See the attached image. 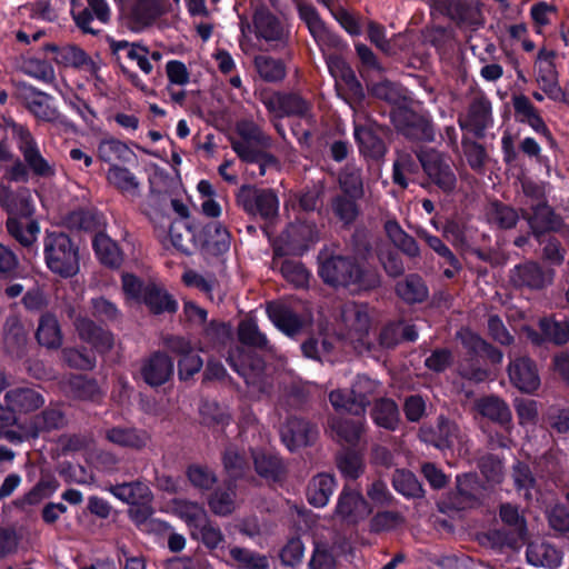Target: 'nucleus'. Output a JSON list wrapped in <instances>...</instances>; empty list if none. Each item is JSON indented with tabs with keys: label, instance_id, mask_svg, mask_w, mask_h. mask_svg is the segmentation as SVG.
Masks as SVG:
<instances>
[{
	"label": "nucleus",
	"instance_id": "1",
	"mask_svg": "<svg viewBox=\"0 0 569 569\" xmlns=\"http://www.w3.org/2000/svg\"><path fill=\"white\" fill-rule=\"evenodd\" d=\"M322 280L331 286L350 288L352 291H368L380 286L377 271L362 269L353 260L342 256L325 259L319 268Z\"/></svg>",
	"mask_w": 569,
	"mask_h": 569
},
{
	"label": "nucleus",
	"instance_id": "2",
	"mask_svg": "<svg viewBox=\"0 0 569 569\" xmlns=\"http://www.w3.org/2000/svg\"><path fill=\"white\" fill-rule=\"evenodd\" d=\"M43 256L48 269L61 278L79 272V248L67 233H48L43 239Z\"/></svg>",
	"mask_w": 569,
	"mask_h": 569
},
{
	"label": "nucleus",
	"instance_id": "3",
	"mask_svg": "<svg viewBox=\"0 0 569 569\" xmlns=\"http://www.w3.org/2000/svg\"><path fill=\"white\" fill-rule=\"evenodd\" d=\"M340 322L342 325L340 337L353 345L359 352L370 351L375 342L369 338L371 316L368 305L347 302L340 307Z\"/></svg>",
	"mask_w": 569,
	"mask_h": 569
},
{
	"label": "nucleus",
	"instance_id": "4",
	"mask_svg": "<svg viewBox=\"0 0 569 569\" xmlns=\"http://www.w3.org/2000/svg\"><path fill=\"white\" fill-rule=\"evenodd\" d=\"M419 438L438 449H451L455 445L467 446L469 439L459 423L448 417L439 416L436 425H423Z\"/></svg>",
	"mask_w": 569,
	"mask_h": 569
},
{
	"label": "nucleus",
	"instance_id": "5",
	"mask_svg": "<svg viewBox=\"0 0 569 569\" xmlns=\"http://www.w3.org/2000/svg\"><path fill=\"white\" fill-rule=\"evenodd\" d=\"M239 139L231 138V147L241 160H250L257 149H269L272 144L270 136L252 120L242 119L236 123Z\"/></svg>",
	"mask_w": 569,
	"mask_h": 569
},
{
	"label": "nucleus",
	"instance_id": "6",
	"mask_svg": "<svg viewBox=\"0 0 569 569\" xmlns=\"http://www.w3.org/2000/svg\"><path fill=\"white\" fill-rule=\"evenodd\" d=\"M237 202L249 214H259L264 220H271L278 213L279 201L271 189L242 186L237 194Z\"/></svg>",
	"mask_w": 569,
	"mask_h": 569
},
{
	"label": "nucleus",
	"instance_id": "7",
	"mask_svg": "<svg viewBox=\"0 0 569 569\" xmlns=\"http://www.w3.org/2000/svg\"><path fill=\"white\" fill-rule=\"evenodd\" d=\"M555 271L546 269L538 262L528 260L522 263L516 264L509 271V283L516 289H528L539 291L553 281Z\"/></svg>",
	"mask_w": 569,
	"mask_h": 569
},
{
	"label": "nucleus",
	"instance_id": "8",
	"mask_svg": "<svg viewBox=\"0 0 569 569\" xmlns=\"http://www.w3.org/2000/svg\"><path fill=\"white\" fill-rule=\"evenodd\" d=\"M417 157L429 179L442 191L456 188L457 178L448 157L436 150L420 151Z\"/></svg>",
	"mask_w": 569,
	"mask_h": 569
},
{
	"label": "nucleus",
	"instance_id": "9",
	"mask_svg": "<svg viewBox=\"0 0 569 569\" xmlns=\"http://www.w3.org/2000/svg\"><path fill=\"white\" fill-rule=\"evenodd\" d=\"M262 103L267 110L278 118L311 117V102L296 92H273L263 96Z\"/></svg>",
	"mask_w": 569,
	"mask_h": 569
},
{
	"label": "nucleus",
	"instance_id": "10",
	"mask_svg": "<svg viewBox=\"0 0 569 569\" xmlns=\"http://www.w3.org/2000/svg\"><path fill=\"white\" fill-rule=\"evenodd\" d=\"M46 50L53 53V60L58 64L86 71L94 79L100 80L99 71L101 60L99 56L92 58L76 44H66L62 47L47 44Z\"/></svg>",
	"mask_w": 569,
	"mask_h": 569
},
{
	"label": "nucleus",
	"instance_id": "11",
	"mask_svg": "<svg viewBox=\"0 0 569 569\" xmlns=\"http://www.w3.org/2000/svg\"><path fill=\"white\" fill-rule=\"evenodd\" d=\"M13 136L18 139V147L21 151L27 166L39 177L48 178L54 176V167L50 164L41 154L38 144L26 127L21 124L12 126Z\"/></svg>",
	"mask_w": 569,
	"mask_h": 569
},
{
	"label": "nucleus",
	"instance_id": "12",
	"mask_svg": "<svg viewBox=\"0 0 569 569\" xmlns=\"http://www.w3.org/2000/svg\"><path fill=\"white\" fill-rule=\"evenodd\" d=\"M164 13V0H136L124 14L126 26L133 32H140L151 27Z\"/></svg>",
	"mask_w": 569,
	"mask_h": 569
},
{
	"label": "nucleus",
	"instance_id": "13",
	"mask_svg": "<svg viewBox=\"0 0 569 569\" xmlns=\"http://www.w3.org/2000/svg\"><path fill=\"white\" fill-rule=\"evenodd\" d=\"M396 130L413 141H431L433 130L430 122L412 110L400 108L391 114Z\"/></svg>",
	"mask_w": 569,
	"mask_h": 569
},
{
	"label": "nucleus",
	"instance_id": "14",
	"mask_svg": "<svg viewBox=\"0 0 569 569\" xmlns=\"http://www.w3.org/2000/svg\"><path fill=\"white\" fill-rule=\"evenodd\" d=\"M521 217L537 239L547 232L560 230L562 226L561 217L547 202L530 203L528 209L521 210Z\"/></svg>",
	"mask_w": 569,
	"mask_h": 569
},
{
	"label": "nucleus",
	"instance_id": "15",
	"mask_svg": "<svg viewBox=\"0 0 569 569\" xmlns=\"http://www.w3.org/2000/svg\"><path fill=\"white\" fill-rule=\"evenodd\" d=\"M67 423L68 419L62 406L50 403L28 421L26 432L29 438L37 439L52 431L63 429Z\"/></svg>",
	"mask_w": 569,
	"mask_h": 569
},
{
	"label": "nucleus",
	"instance_id": "16",
	"mask_svg": "<svg viewBox=\"0 0 569 569\" xmlns=\"http://www.w3.org/2000/svg\"><path fill=\"white\" fill-rule=\"evenodd\" d=\"M556 53L542 48L536 60L537 82L543 92L553 100H562L565 92L558 83V72L555 66Z\"/></svg>",
	"mask_w": 569,
	"mask_h": 569
},
{
	"label": "nucleus",
	"instance_id": "17",
	"mask_svg": "<svg viewBox=\"0 0 569 569\" xmlns=\"http://www.w3.org/2000/svg\"><path fill=\"white\" fill-rule=\"evenodd\" d=\"M74 332L80 341L89 345L99 353H108L114 346L113 333L89 317L77 319Z\"/></svg>",
	"mask_w": 569,
	"mask_h": 569
},
{
	"label": "nucleus",
	"instance_id": "18",
	"mask_svg": "<svg viewBox=\"0 0 569 569\" xmlns=\"http://www.w3.org/2000/svg\"><path fill=\"white\" fill-rule=\"evenodd\" d=\"M236 370L243 377L249 392L254 398H260L270 392L271 379L266 373V365L261 358L249 357L244 359Z\"/></svg>",
	"mask_w": 569,
	"mask_h": 569
},
{
	"label": "nucleus",
	"instance_id": "19",
	"mask_svg": "<svg viewBox=\"0 0 569 569\" xmlns=\"http://www.w3.org/2000/svg\"><path fill=\"white\" fill-rule=\"evenodd\" d=\"M88 6L80 10L73 7L71 14L77 27L84 33L97 34L100 26L110 20L107 0H87Z\"/></svg>",
	"mask_w": 569,
	"mask_h": 569
},
{
	"label": "nucleus",
	"instance_id": "20",
	"mask_svg": "<svg viewBox=\"0 0 569 569\" xmlns=\"http://www.w3.org/2000/svg\"><path fill=\"white\" fill-rule=\"evenodd\" d=\"M372 509L363 496L346 486L339 495L335 513L348 523L366 519Z\"/></svg>",
	"mask_w": 569,
	"mask_h": 569
},
{
	"label": "nucleus",
	"instance_id": "21",
	"mask_svg": "<svg viewBox=\"0 0 569 569\" xmlns=\"http://www.w3.org/2000/svg\"><path fill=\"white\" fill-rule=\"evenodd\" d=\"M282 442L289 450H295L313 442L318 436L316 425L300 417L291 416L280 428Z\"/></svg>",
	"mask_w": 569,
	"mask_h": 569
},
{
	"label": "nucleus",
	"instance_id": "22",
	"mask_svg": "<svg viewBox=\"0 0 569 569\" xmlns=\"http://www.w3.org/2000/svg\"><path fill=\"white\" fill-rule=\"evenodd\" d=\"M511 385L523 393H533L540 387V377L533 360L518 357L508 366Z\"/></svg>",
	"mask_w": 569,
	"mask_h": 569
},
{
	"label": "nucleus",
	"instance_id": "23",
	"mask_svg": "<svg viewBox=\"0 0 569 569\" xmlns=\"http://www.w3.org/2000/svg\"><path fill=\"white\" fill-rule=\"evenodd\" d=\"M10 410L17 415H27L40 409L44 405L43 395L29 386L13 387L3 397Z\"/></svg>",
	"mask_w": 569,
	"mask_h": 569
},
{
	"label": "nucleus",
	"instance_id": "24",
	"mask_svg": "<svg viewBox=\"0 0 569 569\" xmlns=\"http://www.w3.org/2000/svg\"><path fill=\"white\" fill-rule=\"evenodd\" d=\"M499 517L501 521L511 530L510 536L501 538L499 531L493 532V536L499 538L501 545L515 548L519 541L523 540L527 535V521L523 515L520 513L519 508L510 502L501 503L499 507Z\"/></svg>",
	"mask_w": 569,
	"mask_h": 569
},
{
	"label": "nucleus",
	"instance_id": "25",
	"mask_svg": "<svg viewBox=\"0 0 569 569\" xmlns=\"http://www.w3.org/2000/svg\"><path fill=\"white\" fill-rule=\"evenodd\" d=\"M383 129L378 126H356L355 138L358 142L360 153L366 158L381 160L386 152L387 146L382 139Z\"/></svg>",
	"mask_w": 569,
	"mask_h": 569
},
{
	"label": "nucleus",
	"instance_id": "26",
	"mask_svg": "<svg viewBox=\"0 0 569 569\" xmlns=\"http://www.w3.org/2000/svg\"><path fill=\"white\" fill-rule=\"evenodd\" d=\"M253 24L257 36L272 43L273 47L286 44L287 32L283 26L266 7L261 6L256 10Z\"/></svg>",
	"mask_w": 569,
	"mask_h": 569
},
{
	"label": "nucleus",
	"instance_id": "27",
	"mask_svg": "<svg viewBox=\"0 0 569 569\" xmlns=\"http://www.w3.org/2000/svg\"><path fill=\"white\" fill-rule=\"evenodd\" d=\"M492 122L491 103L483 94H477L472 98L465 122H460L462 128L473 132L477 138L485 137V130Z\"/></svg>",
	"mask_w": 569,
	"mask_h": 569
},
{
	"label": "nucleus",
	"instance_id": "28",
	"mask_svg": "<svg viewBox=\"0 0 569 569\" xmlns=\"http://www.w3.org/2000/svg\"><path fill=\"white\" fill-rule=\"evenodd\" d=\"M173 373V361L162 352L151 355L141 367V376L150 387L166 383Z\"/></svg>",
	"mask_w": 569,
	"mask_h": 569
},
{
	"label": "nucleus",
	"instance_id": "29",
	"mask_svg": "<svg viewBox=\"0 0 569 569\" xmlns=\"http://www.w3.org/2000/svg\"><path fill=\"white\" fill-rule=\"evenodd\" d=\"M6 228L9 236L21 247L29 253L37 254L34 244L40 232V227L36 220L10 217L6 221Z\"/></svg>",
	"mask_w": 569,
	"mask_h": 569
},
{
	"label": "nucleus",
	"instance_id": "30",
	"mask_svg": "<svg viewBox=\"0 0 569 569\" xmlns=\"http://www.w3.org/2000/svg\"><path fill=\"white\" fill-rule=\"evenodd\" d=\"M200 239L202 249L211 256L223 254L231 244L230 232L217 221L209 222L202 228Z\"/></svg>",
	"mask_w": 569,
	"mask_h": 569
},
{
	"label": "nucleus",
	"instance_id": "31",
	"mask_svg": "<svg viewBox=\"0 0 569 569\" xmlns=\"http://www.w3.org/2000/svg\"><path fill=\"white\" fill-rule=\"evenodd\" d=\"M267 313L273 325L287 336L293 337L303 328L302 319L284 303L269 302Z\"/></svg>",
	"mask_w": 569,
	"mask_h": 569
},
{
	"label": "nucleus",
	"instance_id": "32",
	"mask_svg": "<svg viewBox=\"0 0 569 569\" xmlns=\"http://www.w3.org/2000/svg\"><path fill=\"white\" fill-rule=\"evenodd\" d=\"M446 12L458 24L478 28L485 19L479 2L468 0H446Z\"/></svg>",
	"mask_w": 569,
	"mask_h": 569
},
{
	"label": "nucleus",
	"instance_id": "33",
	"mask_svg": "<svg viewBox=\"0 0 569 569\" xmlns=\"http://www.w3.org/2000/svg\"><path fill=\"white\" fill-rule=\"evenodd\" d=\"M286 241L295 252L305 251L310 243L319 240V229L313 222L297 221L287 228Z\"/></svg>",
	"mask_w": 569,
	"mask_h": 569
},
{
	"label": "nucleus",
	"instance_id": "34",
	"mask_svg": "<svg viewBox=\"0 0 569 569\" xmlns=\"http://www.w3.org/2000/svg\"><path fill=\"white\" fill-rule=\"evenodd\" d=\"M106 439L119 447L141 450L147 447L150 436L147 431L134 427H112L106 430Z\"/></svg>",
	"mask_w": 569,
	"mask_h": 569
},
{
	"label": "nucleus",
	"instance_id": "35",
	"mask_svg": "<svg viewBox=\"0 0 569 569\" xmlns=\"http://www.w3.org/2000/svg\"><path fill=\"white\" fill-rule=\"evenodd\" d=\"M38 343L49 350H58L63 343L60 323L53 313L46 312L39 318L36 330Z\"/></svg>",
	"mask_w": 569,
	"mask_h": 569
},
{
	"label": "nucleus",
	"instance_id": "36",
	"mask_svg": "<svg viewBox=\"0 0 569 569\" xmlns=\"http://www.w3.org/2000/svg\"><path fill=\"white\" fill-rule=\"evenodd\" d=\"M210 510L217 516H229L238 507L237 487L233 481H224L223 486L216 488L208 498Z\"/></svg>",
	"mask_w": 569,
	"mask_h": 569
},
{
	"label": "nucleus",
	"instance_id": "37",
	"mask_svg": "<svg viewBox=\"0 0 569 569\" xmlns=\"http://www.w3.org/2000/svg\"><path fill=\"white\" fill-rule=\"evenodd\" d=\"M477 411L485 418L501 426L509 425L512 415L507 402L498 396H487L476 401Z\"/></svg>",
	"mask_w": 569,
	"mask_h": 569
},
{
	"label": "nucleus",
	"instance_id": "38",
	"mask_svg": "<svg viewBox=\"0 0 569 569\" xmlns=\"http://www.w3.org/2000/svg\"><path fill=\"white\" fill-rule=\"evenodd\" d=\"M370 415L377 426L390 431L396 430L400 423L398 405L390 398L375 400Z\"/></svg>",
	"mask_w": 569,
	"mask_h": 569
},
{
	"label": "nucleus",
	"instance_id": "39",
	"mask_svg": "<svg viewBox=\"0 0 569 569\" xmlns=\"http://www.w3.org/2000/svg\"><path fill=\"white\" fill-rule=\"evenodd\" d=\"M328 67L336 79H340L345 82L355 101L361 102L365 99V92L361 83L358 81L353 70L342 59L338 57H330L328 60Z\"/></svg>",
	"mask_w": 569,
	"mask_h": 569
},
{
	"label": "nucleus",
	"instance_id": "40",
	"mask_svg": "<svg viewBox=\"0 0 569 569\" xmlns=\"http://www.w3.org/2000/svg\"><path fill=\"white\" fill-rule=\"evenodd\" d=\"M64 390L72 398L83 401H96L101 390L94 379L81 375H72L64 381Z\"/></svg>",
	"mask_w": 569,
	"mask_h": 569
},
{
	"label": "nucleus",
	"instance_id": "41",
	"mask_svg": "<svg viewBox=\"0 0 569 569\" xmlns=\"http://www.w3.org/2000/svg\"><path fill=\"white\" fill-rule=\"evenodd\" d=\"M526 557L535 567L556 568L561 562V552L547 542H530L526 550Z\"/></svg>",
	"mask_w": 569,
	"mask_h": 569
},
{
	"label": "nucleus",
	"instance_id": "42",
	"mask_svg": "<svg viewBox=\"0 0 569 569\" xmlns=\"http://www.w3.org/2000/svg\"><path fill=\"white\" fill-rule=\"evenodd\" d=\"M116 498L132 506L140 501H152L150 488L141 481L123 482L108 489Z\"/></svg>",
	"mask_w": 569,
	"mask_h": 569
},
{
	"label": "nucleus",
	"instance_id": "43",
	"mask_svg": "<svg viewBox=\"0 0 569 569\" xmlns=\"http://www.w3.org/2000/svg\"><path fill=\"white\" fill-rule=\"evenodd\" d=\"M335 490V479L327 473L315 476L307 488V499L313 507H325Z\"/></svg>",
	"mask_w": 569,
	"mask_h": 569
},
{
	"label": "nucleus",
	"instance_id": "44",
	"mask_svg": "<svg viewBox=\"0 0 569 569\" xmlns=\"http://www.w3.org/2000/svg\"><path fill=\"white\" fill-rule=\"evenodd\" d=\"M396 293L407 303H419L428 298V288L420 276L411 273L396 284Z\"/></svg>",
	"mask_w": 569,
	"mask_h": 569
},
{
	"label": "nucleus",
	"instance_id": "45",
	"mask_svg": "<svg viewBox=\"0 0 569 569\" xmlns=\"http://www.w3.org/2000/svg\"><path fill=\"white\" fill-rule=\"evenodd\" d=\"M359 199L360 198L343 193L332 197L330 208L335 217L341 221L343 226H351L360 216Z\"/></svg>",
	"mask_w": 569,
	"mask_h": 569
},
{
	"label": "nucleus",
	"instance_id": "46",
	"mask_svg": "<svg viewBox=\"0 0 569 569\" xmlns=\"http://www.w3.org/2000/svg\"><path fill=\"white\" fill-rule=\"evenodd\" d=\"M92 246L98 259L107 267L118 268L122 262V252L118 244L106 233L94 236Z\"/></svg>",
	"mask_w": 569,
	"mask_h": 569
},
{
	"label": "nucleus",
	"instance_id": "47",
	"mask_svg": "<svg viewBox=\"0 0 569 569\" xmlns=\"http://www.w3.org/2000/svg\"><path fill=\"white\" fill-rule=\"evenodd\" d=\"M486 218L490 224L499 229H511L516 227L519 213L509 204L493 201L486 208Z\"/></svg>",
	"mask_w": 569,
	"mask_h": 569
},
{
	"label": "nucleus",
	"instance_id": "48",
	"mask_svg": "<svg viewBox=\"0 0 569 569\" xmlns=\"http://www.w3.org/2000/svg\"><path fill=\"white\" fill-rule=\"evenodd\" d=\"M385 231L390 241L409 258H418L420 249L411 236H409L397 221L388 220L385 223Z\"/></svg>",
	"mask_w": 569,
	"mask_h": 569
},
{
	"label": "nucleus",
	"instance_id": "49",
	"mask_svg": "<svg viewBox=\"0 0 569 569\" xmlns=\"http://www.w3.org/2000/svg\"><path fill=\"white\" fill-rule=\"evenodd\" d=\"M141 299L156 315L164 311L174 312L177 309L176 301L162 288L153 283L146 284Z\"/></svg>",
	"mask_w": 569,
	"mask_h": 569
},
{
	"label": "nucleus",
	"instance_id": "50",
	"mask_svg": "<svg viewBox=\"0 0 569 569\" xmlns=\"http://www.w3.org/2000/svg\"><path fill=\"white\" fill-rule=\"evenodd\" d=\"M253 64L259 77L266 82H280L286 78L287 67L280 59L261 54L254 57Z\"/></svg>",
	"mask_w": 569,
	"mask_h": 569
},
{
	"label": "nucleus",
	"instance_id": "51",
	"mask_svg": "<svg viewBox=\"0 0 569 569\" xmlns=\"http://www.w3.org/2000/svg\"><path fill=\"white\" fill-rule=\"evenodd\" d=\"M26 107L30 112L43 121H57L59 119L58 111L49 103L50 97L40 91H29L23 97Z\"/></svg>",
	"mask_w": 569,
	"mask_h": 569
},
{
	"label": "nucleus",
	"instance_id": "52",
	"mask_svg": "<svg viewBox=\"0 0 569 569\" xmlns=\"http://www.w3.org/2000/svg\"><path fill=\"white\" fill-rule=\"evenodd\" d=\"M330 429L335 438L340 442L356 445L360 439L365 425L362 421L351 419L333 418L330 420Z\"/></svg>",
	"mask_w": 569,
	"mask_h": 569
},
{
	"label": "nucleus",
	"instance_id": "53",
	"mask_svg": "<svg viewBox=\"0 0 569 569\" xmlns=\"http://www.w3.org/2000/svg\"><path fill=\"white\" fill-rule=\"evenodd\" d=\"M341 193L362 198L365 194L363 178L361 168L355 164H347L338 177Z\"/></svg>",
	"mask_w": 569,
	"mask_h": 569
},
{
	"label": "nucleus",
	"instance_id": "54",
	"mask_svg": "<svg viewBox=\"0 0 569 569\" xmlns=\"http://www.w3.org/2000/svg\"><path fill=\"white\" fill-rule=\"evenodd\" d=\"M233 565L239 569H269L268 558L247 548L233 546L229 549Z\"/></svg>",
	"mask_w": 569,
	"mask_h": 569
},
{
	"label": "nucleus",
	"instance_id": "55",
	"mask_svg": "<svg viewBox=\"0 0 569 569\" xmlns=\"http://www.w3.org/2000/svg\"><path fill=\"white\" fill-rule=\"evenodd\" d=\"M172 508L174 513L193 529H198V527L206 521L207 512L198 502L184 499H174L172 501Z\"/></svg>",
	"mask_w": 569,
	"mask_h": 569
},
{
	"label": "nucleus",
	"instance_id": "56",
	"mask_svg": "<svg viewBox=\"0 0 569 569\" xmlns=\"http://www.w3.org/2000/svg\"><path fill=\"white\" fill-rule=\"evenodd\" d=\"M107 179L114 188L122 193L130 196L139 194V181L136 176L127 168L112 166L108 170Z\"/></svg>",
	"mask_w": 569,
	"mask_h": 569
},
{
	"label": "nucleus",
	"instance_id": "57",
	"mask_svg": "<svg viewBox=\"0 0 569 569\" xmlns=\"http://www.w3.org/2000/svg\"><path fill=\"white\" fill-rule=\"evenodd\" d=\"M298 11L300 18L305 21L317 42H326L329 40V31L312 6L299 2Z\"/></svg>",
	"mask_w": 569,
	"mask_h": 569
},
{
	"label": "nucleus",
	"instance_id": "58",
	"mask_svg": "<svg viewBox=\"0 0 569 569\" xmlns=\"http://www.w3.org/2000/svg\"><path fill=\"white\" fill-rule=\"evenodd\" d=\"M253 462L257 473L269 481L279 480L284 472L281 460L272 455L257 452L253 455Z\"/></svg>",
	"mask_w": 569,
	"mask_h": 569
},
{
	"label": "nucleus",
	"instance_id": "59",
	"mask_svg": "<svg viewBox=\"0 0 569 569\" xmlns=\"http://www.w3.org/2000/svg\"><path fill=\"white\" fill-rule=\"evenodd\" d=\"M419 164L413 157L403 151L397 152V158L393 162L392 180L401 188L408 187V177L418 173Z\"/></svg>",
	"mask_w": 569,
	"mask_h": 569
},
{
	"label": "nucleus",
	"instance_id": "60",
	"mask_svg": "<svg viewBox=\"0 0 569 569\" xmlns=\"http://www.w3.org/2000/svg\"><path fill=\"white\" fill-rule=\"evenodd\" d=\"M186 475L192 487L202 492L210 491L218 481L214 471L204 465H190L187 468Z\"/></svg>",
	"mask_w": 569,
	"mask_h": 569
},
{
	"label": "nucleus",
	"instance_id": "61",
	"mask_svg": "<svg viewBox=\"0 0 569 569\" xmlns=\"http://www.w3.org/2000/svg\"><path fill=\"white\" fill-rule=\"evenodd\" d=\"M392 486L396 491L408 498H419L423 490L416 476L407 470L398 469L392 476Z\"/></svg>",
	"mask_w": 569,
	"mask_h": 569
},
{
	"label": "nucleus",
	"instance_id": "62",
	"mask_svg": "<svg viewBox=\"0 0 569 569\" xmlns=\"http://www.w3.org/2000/svg\"><path fill=\"white\" fill-rule=\"evenodd\" d=\"M168 232L172 246L184 253H189L193 243V232L187 221L178 220L169 223Z\"/></svg>",
	"mask_w": 569,
	"mask_h": 569
},
{
	"label": "nucleus",
	"instance_id": "63",
	"mask_svg": "<svg viewBox=\"0 0 569 569\" xmlns=\"http://www.w3.org/2000/svg\"><path fill=\"white\" fill-rule=\"evenodd\" d=\"M239 340L247 346L260 349L271 350L267 337L259 330L257 323L252 320H243L238 329Z\"/></svg>",
	"mask_w": 569,
	"mask_h": 569
},
{
	"label": "nucleus",
	"instance_id": "64",
	"mask_svg": "<svg viewBox=\"0 0 569 569\" xmlns=\"http://www.w3.org/2000/svg\"><path fill=\"white\" fill-rule=\"evenodd\" d=\"M222 463L231 481L242 477L248 466L246 457L233 446L226 448L222 455Z\"/></svg>",
	"mask_w": 569,
	"mask_h": 569
}]
</instances>
